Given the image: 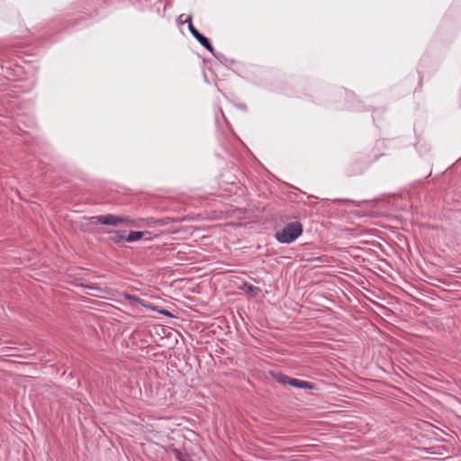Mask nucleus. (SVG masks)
Listing matches in <instances>:
<instances>
[{
  "instance_id": "obj_1",
  "label": "nucleus",
  "mask_w": 461,
  "mask_h": 461,
  "mask_svg": "<svg viewBox=\"0 0 461 461\" xmlns=\"http://www.w3.org/2000/svg\"><path fill=\"white\" fill-rule=\"evenodd\" d=\"M303 232V226L299 221H293L285 226L279 231H276V238L282 243H291L297 239Z\"/></svg>"
},
{
  "instance_id": "obj_2",
  "label": "nucleus",
  "mask_w": 461,
  "mask_h": 461,
  "mask_svg": "<svg viewBox=\"0 0 461 461\" xmlns=\"http://www.w3.org/2000/svg\"><path fill=\"white\" fill-rule=\"evenodd\" d=\"M91 222L94 224L101 223L105 225H118L121 222H128L129 220L126 218L114 216L112 214L103 215V216H95L90 219Z\"/></svg>"
},
{
  "instance_id": "obj_3",
  "label": "nucleus",
  "mask_w": 461,
  "mask_h": 461,
  "mask_svg": "<svg viewBox=\"0 0 461 461\" xmlns=\"http://www.w3.org/2000/svg\"><path fill=\"white\" fill-rule=\"evenodd\" d=\"M188 29L191 32V34L199 41V43L203 46L206 50H208L211 53L214 52V49L210 43L209 40L204 37L203 34H201L196 28L193 25V23H190L188 24Z\"/></svg>"
},
{
  "instance_id": "obj_4",
  "label": "nucleus",
  "mask_w": 461,
  "mask_h": 461,
  "mask_svg": "<svg viewBox=\"0 0 461 461\" xmlns=\"http://www.w3.org/2000/svg\"><path fill=\"white\" fill-rule=\"evenodd\" d=\"M282 382L286 383L294 387L301 388V389H313L314 388V384L310 382L299 380L296 378H290L287 376L284 377Z\"/></svg>"
},
{
  "instance_id": "obj_5",
  "label": "nucleus",
  "mask_w": 461,
  "mask_h": 461,
  "mask_svg": "<svg viewBox=\"0 0 461 461\" xmlns=\"http://www.w3.org/2000/svg\"><path fill=\"white\" fill-rule=\"evenodd\" d=\"M144 235L143 231H131L126 237L125 240L127 242H133L140 240Z\"/></svg>"
},
{
  "instance_id": "obj_6",
  "label": "nucleus",
  "mask_w": 461,
  "mask_h": 461,
  "mask_svg": "<svg viewBox=\"0 0 461 461\" xmlns=\"http://www.w3.org/2000/svg\"><path fill=\"white\" fill-rule=\"evenodd\" d=\"M173 453H174V456L178 460V461H190L189 460V456L187 454H184L182 453L179 449L177 448H175L173 450Z\"/></svg>"
},
{
  "instance_id": "obj_7",
  "label": "nucleus",
  "mask_w": 461,
  "mask_h": 461,
  "mask_svg": "<svg viewBox=\"0 0 461 461\" xmlns=\"http://www.w3.org/2000/svg\"><path fill=\"white\" fill-rule=\"evenodd\" d=\"M123 297H124L126 300L130 301V302H135V303H140V304H141V305H143V306H147V305L143 303V301H142L141 299H140V298L136 297L135 295H131V294H123Z\"/></svg>"
},
{
  "instance_id": "obj_8",
  "label": "nucleus",
  "mask_w": 461,
  "mask_h": 461,
  "mask_svg": "<svg viewBox=\"0 0 461 461\" xmlns=\"http://www.w3.org/2000/svg\"><path fill=\"white\" fill-rule=\"evenodd\" d=\"M244 287L248 293L257 294L259 292V288L251 285L244 284Z\"/></svg>"
},
{
  "instance_id": "obj_9",
  "label": "nucleus",
  "mask_w": 461,
  "mask_h": 461,
  "mask_svg": "<svg viewBox=\"0 0 461 461\" xmlns=\"http://www.w3.org/2000/svg\"><path fill=\"white\" fill-rule=\"evenodd\" d=\"M112 240L115 242H119L122 240H125V237L122 234L116 232L114 236L112 237Z\"/></svg>"
},
{
  "instance_id": "obj_10",
  "label": "nucleus",
  "mask_w": 461,
  "mask_h": 461,
  "mask_svg": "<svg viewBox=\"0 0 461 461\" xmlns=\"http://www.w3.org/2000/svg\"><path fill=\"white\" fill-rule=\"evenodd\" d=\"M185 23H188L190 24V23H192V17L191 16H188L185 20Z\"/></svg>"
},
{
  "instance_id": "obj_11",
  "label": "nucleus",
  "mask_w": 461,
  "mask_h": 461,
  "mask_svg": "<svg viewBox=\"0 0 461 461\" xmlns=\"http://www.w3.org/2000/svg\"><path fill=\"white\" fill-rule=\"evenodd\" d=\"M88 287H89L90 289H95V290H97V291H99V292H102V291H103V289H101V288H96V287H94V286H88Z\"/></svg>"
},
{
  "instance_id": "obj_12",
  "label": "nucleus",
  "mask_w": 461,
  "mask_h": 461,
  "mask_svg": "<svg viewBox=\"0 0 461 461\" xmlns=\"http://www.w3.org/2000/svg\"><path fill=\"white\" fill-rule=\"evenodd\" d=\"M160 312L167 316L170 315V313L167 311H161Z\"/></svg>"
}]
</instances>
